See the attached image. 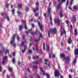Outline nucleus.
Instances as JSON below:
<instances>
[{
	"mask_svg": "<svg viewBox=\"0 0 78 78\" xmlns=\"http://www.w3.org/2000/svg\"><path fill=\"white\" fill-rule=\"evenodd\" d=\"M60 58L62 59V58H63L64 59H66V63L67 64H69V62L70 61V58H69V56H67L66 58V56H65V55L64 54H61L60 55Z\"/></svg>",
	"mask_w": 78,
	"mask_h": 78,
	"instance_id": "1",
	"label": "nucleus"
},
{
	"mask_svg": "<svg viewBox=\"0 0 78 78\" xmlns=\"http://www.w3.org/2000/svg\"><path fill=\"white\" fill-rule=\"evenodd\" d=\"M60 73H59V72L58 71V70H55V73H54V76L55 77H57L58 76V77H59V74Z\"/></svg>",
	"mask_w": 78,
	"mask_h": 78,
	"instance_id": "2",
	"label": "nucleus"
},
{
	"mask_svg": "<svg viewBox=\"0 0 78 78\" xmlns=\"http://www.w3.org/2000/svg\"><path fill=\"white\" fill-rule=\"evenodd\" d=\"M50 32L51 33H54V34H56L57 33V30L56 29V28H55L53 30L52 29H50Z\"/></svg>",
	"mask_w": 78,
	"mask_h": 78,
	"instance_id": "3",
	"label": "nucleus"
},
{
	"mask_svg": "<svg viewBox=\"0 0 78 78\" xmlns=\"http://www.w3.org/2000/svg\"><path fill=\"white\" fill-rule=\"evenodd\" d=\"M16 34L13 35V36L12 38V41H10V43L11 45H13V43H14V42L15 41V37L16 36Z\"/></svg>",
	"mask_w": 78,
	"mask_h": 78,
	"instance_id": "4",
	"label": "nucleus"
},
{
	"mask_svg": "<svg viewBox=\"0 0 78 78\" xmlns=\"http://www.w3.org/2000/svg\"><path fill=\"white\" fill-rule=\"evenodd\" d=\"M54 22L55 23H57V25L58 26L60 25V20L59 19H55L54 20Z\"/></svg>",
	"mask_w": 78,
	"mask_h": 78,
	"instance_id": "5",
	"label": "nucleus"
},
{
	"mask_svg": "<svg viewBox=\"0 0 78 78\" xmlns=\"http://www.w3.org/2000/svg\"><path fill=\"white\" fill-rule=\"evenodd\" d=\"M7 58V56H5L3 58V60L2 61V65H4L5 64V61H6V59Z\"/></svg>",
	"mask_w": 78,
	"mask_h": 78,
	"instance_id": "6",
	"label": "nucleus"
},
{
	"mask_svg": "<svg viewBox=\"0 0 78 78\" xmlns=\"http://www.w3.org/2000/svg\"><path fill=\"white\" fill-rule=\"evenodd\" d=\"M38 24L39 27H40V28L41 31H42V26L41 25V23L39 21H38Z\"/></svg>",
	"mask_w": 78,
	"mask_h": 78,
	"instance_id": "7",
	"label": "nucleus"
},
{
	"mask_svg": "<svg viewBox=\"0 0 78 78\" xmlns=\"http://www.w3.org/2000/svg\"><path fill=\"white\" fill-rule=\"evenodd\" d=\"M24 49L22 51V52L23 53H24L26 51V50H27V46H25L24 47Z\"/></svg>",
	"mask_w": 78,
	"mask_h": 78,
	"instance_id": "8",
	"label": "nucleus"
},
{
	"mask_svg": "<svg viewBox=\"0 0 78 78\" xmlns=\"http://www.w3.org/2000/svg\"><path fill=\"white\" fill-rule=\"evenodd\" d=\"M74 53L75 55H78V49L77 48H76L74 50Z\"/></svg>",
	"mask_w": 78,
	"mask_h": 78,
	"instance_id": "9",
	"label": "nucleus"
},
{
	"mask_svg": "<svg viewBox=\"0 0 78 78\" xmlns=\"http://www.w3.org/2000/svg\"><path fill=\"white\" fill-rule=\"evenodd\" d=\"M72 20H71V21L72 22H73V20L75 21V20H76V16L75 15H74L73 16V18H72Z\"/></svg>",
	"mask_w": 78,
	"mask_h": 78,
	"instance_id": "10",
	"label": "nucleus"
},
{
	"mask_svg": "<svg viewBox=\"0 0 78 78\" xmlns=\"http://www.w3.org/2000/svg\"><path fill=\"white\" fill-rule=\"evenodd\" d=\"M61 4L60 3V2H59V4H58L57 7V9L59 10L60 9H61Z\"/></svg>",
	"mask_w": 78,
	"mask_h": 78,
	"instance_id": "11",
	"label": "nucleus"
},
{
	"mask_svg": "<svg viewBox=\"0 0 78 78\" xmlns=\"http://www.w3.org/2000/svg\"><path fill=\"white\" fill-rule=\"evenodd\" d=\"M39 55H36V56H34L33 57V59H39Z\"/></svg>",
	"mask_w": 78,
	"mask_h": 78,
	"instance_id": "12",
	"label": "nucleus"
},
{
	"mask_svg": "<svg viewBox=\"0 0 78 78\" xmlns=\"http://www.w3.org/2000/svg\"><path fill=\"white\" fill-rule=\"evenodd\" d=\"M73 10H78V7L76 5H74L73 7Z\"/></svg>",
	"mask_w": 78,
	"mask_h": 78,
	"instance_id": "13",
	"label": "nucleus"
},
{
	"mask_svg": "<svg viewBox=\"0 0 78 78\" xmlns=\"http://www.w3.org/2000/svg\"><path fill=\"white\" fill-rule=\"evenodd\" d=\"M23 25H20L19 26V29L20 31H22V29L23 28Z\"/></svg>",
	"mask_w": 78,
	"mask_h": 78,
	"instance_id": "14",
	"label": "nucleus"
},
{
	"mask_svg": "<svg viewBox=\"0 0 78 78\" xmlns=\"http://www.w3.org/2000/svg\"><path fill=\"white\" fill-rule=\"evenodd\" d=\"M62 11L61 10L60 12H59V15L60 16L61 18H62V17H63V15H62Z\"/></svg>",
	"mask_w": 78,
	"mask_h": 78,
	"instance_id": "15",
	"label": "nucleus"
},
{
	"mask_svg": "<svg viewBox=\"0 0 78 78\" xmlns=\"http://www.w3.org/2000/svg\"><path fill=\"white\" fill-rule=\"evenodd\" d=\"M35 45H36V47L35 48V49L37 51V53H39V52H38V51H39V49H38V47H37V44H35Z\"/></svg>",
	"mask_w": 78,
	"mask_h": 78,
	"instance_id": "16",
	"label": "nucleus"
},
{
	"mask_svg": "<svg viewBox=\"0 0 78 78\" xmlns=\"http://www.w3.org/2000/svg\"><path fill=\"white\" fill-rule=\"evenodd\" d=\"M33 63L34 64H39V61H38V60L35 61L34 62H33Z\"/></svg>",
	"mask_w": 78,
	"mask_h": 78,
	"instance_id": "17",
	"label": "nucleus"
},
{
	"mask_svg": "<svg viewBox=\"0 0 78 78\" xmlns=\"http://www.w3.org/2000/svg\"><path fill=\"white\" fill-rule=\"evenodd\" d=\"M72 42V39L71 38H69L68 41V44H70Z\"/></svg>",
	"mask_w": 78,
	"mask_h": 78,
	"instance_id": "18",
	"label": "nucleus"
},
{
	"mask_svg": "<svg viewBox=\"0 0 78 78\" xmlns=\"http://www.w3.org/2000/svg\"><path fill=\"white\" fill-rule=\"evenodd\" d=\"M38 9H39L37 7H36V9H34V13H36V12L37 11H38Z\"/></svg>",
	"mask_w": 78,
	"mask_h": 78,
	"instance_id": "19",
	"label": "nucleus"
},
{
	"mask_svg": "<svg viewBox=\"0 0 78 78\" xmlns=\"http://www.w3.org/2000/svg\"><path fill=\"white\" fill-rule=\"evenodd\" d=\"M51 8H49L48 9V12L49 14H50V13H51V12H50V11H51Z\"/></svg>",
	"mask_w": 78,
	"mask_h": 78,
	"instance_id": "20",
	"label": "nucleus"
},
{
	"mask_svg": "<svg viewBox=\"0 0 78 78\" xmlns=\"http://www.w3.org/2000/svg\"><path fill=\"white\" fill-rule=\"evenodd\" d=\"M8 69L9 72H12V68L9 67Z\"/></svg>",
	"mask_w": 78,
	"mask_h": 78,
	"instance_id": "21",
	"label": "nucleus"
},
{
	"mask_svg": "<svg viewBox=\"0 0 78 78\" xmlns=\"http://www.w3.org/2000/svg\"><path fill=\"white\" fill-rule=\"evenodd\" d=\"M18 6L20 9L22 8V4L20 3L18 4Z\"/></svg>",
	"mask_w": 78,
	"mask_h": 78,
	"instance_id": "22",
	"label": "nucleus"
},
{
	"mask_svg": "<svg viewBox=\"0 0 78 78\" xmlns=\"http://www.w3.org/2000/svg\"><path fill=\"white\" fill-rule=\"evenodd\" d=\"M28 10H29V7L26 6L25 11H28Z\"/></svg>",
	"mask_w": 78,
	"mask_h": 78,
	"instance_id": "23",
	"label": "nucleus"
},
{
	"mask_svg": "<svg viewBox=\"0 0 78 78\" xmlns=\"http://www.w3.org/2000/svg\"><path fill=\"white\" fill-rule=\"evenodd\" d=\"M43 48L44 50H45V42H44L43 43Z\"/></svg>",
	"mask_w": 78,
	"mask_h": 78,
	"instance_id": "24",
	"label": "nucleus"
},
{
	"mask_svg": "<svg viewBox=\"0 0 78 78\" xmlns=\"http://www.w3.org/2000/svg\"><path fill=\"white\" fill-rule=\"evenodd\" d=\"M47 51L48 52L50 50V46L49 45H48L47 47Z\"/></svg>",
	"mask_w": 78,
	"mask_h": 78,
	"instance_id": "25",
	"label": "nucleus"
},
{
	"mask_svg": "<svg viewBox=\"0 0 78 78\" xmlns=\"http://www.w3.org/2000/svg\"><path fill=\"white\" fill-rule=\"evenodd\" d=\"M5 19L7 18V20L8 21H10V20H9V17L7 15H6V17H5Z\"/></svg>",
	"mask_w": 78,
	"mask_h": 78,
	"instance_id": "26",
	"label": "nucleus"
},
{
	"mask_svg": "<svg viewBox=\"0 0 78 78\" xmlns=\"http://www.w3.org/2000/svg\"><path fill=\"white\" fill-rule=\"evenodd\" d=\"M12 61L13 64H14L15 62L16 61V58H13L12 59Z\"/></svg>",
	"mask_w": 78,
	"mask_h": 78,
	"instance_id": "27",
	"label": "nucleus"
},
{
	"mask_svg": "<svg viewBox=\"0 0 78 78\" xmlns=\"http://www.w3.org/2000/svg\"><path fill=\"white\" fill-rule=\"evenodd\" d=\"M76 59H74L73 61V63L74 65H75V64H76Z\"/></svg>",
	"mask_w": 78,
	"mask_h": 78,
	"instance_id": "28",
	"label": "nucleus"
},
{
	"mask_svg": "<svg viewBox=\"0 0 78 78\" xmlns=\"http://www.w3.org/2000/svg\"><path fill=\"white\" fill-rule=\"evenodd\" d=\"M33 67L34 69H37V66H33Z\"/></svg>",
	"mask_w": 78,
	"mask_h": 78,
	"instance_id": "29",
	"label": "nucleus"
},
{
	"mask_svg": "<svg viewBox=\"0 0 78 78\" xmlns=\"http://www.w3.org/2000/svg\"><path fill=\"white\" fill-rule=\"evenodd\" d=\"M9 50L8 49H6V51L5 52V55H6V53H9Z\"/></svg>",
	"mask_w": 78,
	"mask_h": 78,
	"instance_id": "30",
	"label": "nucleus"
},
{
	"mask_svg": "<svg viewBox=\"0 0 78 78\" xmlns=\"http://www.w3.org/2000/svg\"><path fill=\"white\" fill-rule=\"evenodd\" d=\"M74 31L75 33V35L76 36H77V30L76 29H75Z\"/></svg>",
	"mask_w": 78,
	"mask_h": 78,
	"instance_id": "31",
	"label": "nucleus"
},
{
	"mask_svg": "<svg viewBox=\"0 0 78 78\" xmlns=\"http://www.w3.org/2000/svg\"><path fill=\"white\" fill-rule=\"evenodd\" d=\"M25 35L23 34V35H22V39H25Z\"/></svg>",
	"mask_w": 78,
	"mask_h": 78,
	"instance_id": "32",
	"label": "nucleus"
},
{
	"mask_svg": "<svg viewBox=\"0 0 78 78\" xmlns=\"http://www.w3.org/2000/svg\"><path fill=\"white\" fill-rule=\"evenodd\" d=\"M40 70L41 72H44V70L43 69V68L42 67H40Z\"/></svg>",
	"mask_w": 78,
	"mask_h": 78,
	"instance_id": "33",
	"label": "nucleus"
},
{
	"mask_svg": "<svg viewBox=\"0 0 78 78\" xmlns=\"http://www.w3.org/2000/svg\"><path fill=\"white\" fill-rule=\"evenodd\" d=\"M17 39L18 41H20V37H19V36L17 35Z\"/></svg>",
	"mask_w": 78,
	"mask_h": 78,
	"instance_id": "34",
	"label": "nucleus"
},
{
	"mask_svg": "<svg viewBox=\"0 0 78 78\" xmlns=\"http://www.w3.org/2000/svg\"><path fill=\"white\" fill-rule=\"evenodd\" d=\"M24 27L25 30H27V24H24Z\"/></svg>",
	"mask_w": 78,
	"mask_h": 78,
	"instance_id": "35",
	"label": "nucleus"
},
{
	"mask_svg": "<svg viewBox=\"0 0 78 78\" xmlns=\"http://www.w3.org/2000/svg\"><path fill=\"white\" fill-rule=\"evenodd\" d=\"M12 14H13V15H14V14L15 13V9H13L12 11Z\"/></svg>",
	"mask_w": 78,
	"mask_h": 78,
	"instance_id": "36",
	"label": "nucleus"
},
{
	"mask_svg": "<svg viewBox=\"0 0 78 78\" xmlns=\"http://www.w3.org/2000/svg\"><path fill=\"white\" fill-rule=\"evenodd\" d=\"M66 5L67 6H69V0H67L66 3Z\"/></svg>",
	"mask_w": 78,
	"mask_h": 78,
	"instance_id": "37",
	"label": "nucleus"
},
{
	"mask_svg": "<svg viewBox=\"0 0 78 78\" xmlns=\"http://www.w3.org/2000/svg\"><path fill=\"white\" fill-rule=\"evenodd\" d=\"M66 0H61V4H62V2H63V3H65L66 2Z\"/></svg>",
	"mask_w": 78,
	"mask_h": 78,
	"instance_id": "38",
	"label": "nucleus"
},
{
	"mask_svg": "<svg viewBox=\"0 0 78 78\" xmlns=\"http://www.w3.org/2000/svg\"><path fill=\"white\" fill-rule=\"evenodd\" d=\"M46 77L47 78H50V76H49V75H48V73H46Z\"/></svg>",
	"mask_w": 78,
	"mask_h": 78,
	"instance_id": "39",
	"label": "nucleus"
},
{
	"mask_svg": "<svg viewBox=\"0 0 78 78\" xmlns=\"http://www.w3.org/2000/svg\"><path fill=\"white\" fill-rule=\"evenodd\" d=\"M40 53V54H42L43 53V51H42V50H40L39 51V52H38Z\"/></svg>",
	"mask_w": 78,
	"mask_h": 78,
	"instance_id": "40",
	"label": "nucleus"
},
{
	"mask_svg": "<svg viewBox=\"0 0 78 78\" xmlns=\"http://www.w3.org/2000/svg\"><path fill=\"white\" fill-rule=\"evenodd\" d=\"M28 52L29 53H30V54L32 53V50H31V49H30L29 50Z\"/></svg>",
	"mask_w": 78,
	"mask_h": 78,
	"instance_id": "41",
	"label": "nucleus"
},
{
	"mask_svg": "<svg viewBox=\"0 0 78 78\" xmlns=\"http://www.w3.org/2000/svg\"><path fill=\"white\" fill-rule=\"evenodd\" d=\"M53 4H54V5H56V0H53Z\"/></svg>",
	"mask_w": 78,
	"mask_h": 78,
	"instance_id": "42",
	"label": "nucleus"
},
{
	"mask_svg": "<svg viewBox=\"0 0 78 78\" xmlns=\"http://www.w3.org/2000/svg\"><path fill=\"white\" fill-rule=\"evenodd\" d=\"M12 54L13 56L14 57H15L16 55V52H12Z\"/></svg>",
	"mask_w": 78,
	"mask_h": 78,
	"instance_id": "43",
	"label": "nucleus"
},
{
	"mask_svg": "<svg viewBox=\"0 0 78 78\" xmlns=\"http://www.w3.org/2000/svg\"><path fill=\"white\" fill-rule=\"evenodd\" d=\"M24 44H25V42H23L21 43V46H23Z\"/></svg>",
	"mask_w": 78,
	"mask_h": 78,
	"instance_id": "44",
	"label": "nucleus"
},
{
	"mask_svg": "<svg viewBox=\"0 0 78 78\" xmlns=\"http://www.w3.org/2000/svg\"><path fill=\"white\" fill-rule=\"evenodd\" d=\"M51 20H52V16H51V15H50V20L51 21Z\"/></svg>",
	"mask_w": 78,
	"mask_h": 78,
	"instance_id": "45",
	"label": "nucleus"
},
{
	"mask_svg": "<svg viewBox=\"0 0 78 78\" xmlns=\"http://www.w3.org/2000/svg\"><path fill=\"white\" fill-rule=\"evenodd\" d=\"M22 22H23L24 25H25V24H26V23H25V22H26L25 20H23V19H22Z\"/></svg>",
	"mask_w": 78,
	"mask_h": 78,
	"instance_id": "46",
	"label": "nucleus"
},
{
	"mask_svg": "<svg viewBox=\"0 0 78 78\" xmlns=\"http://www.w3.org/2000/svg\"><path fill=\"white\" fill-rule=\"evenodd\" d=\"M27 70L29 73H30V72H31L30 71V69L29 68H27Z\"/></svg>",
	"mask_w": 78,
	"mask_h": 78,
	"instance_id": "47",
	"label": "nucleus"
},
{
	"mask_svg": "<svg viewBox=\"0 0 78 78\" xmlns=\"http://www.w3.org/2000/svg\"><path fill=\"white\" fill-rule=\"evenodd\" d=\"M48 36L49 37H50V32L49 31H48Z\"/></svg>",
	"mask_w": 78,
	"mask_h": 78,
	"instance_id": "48",
	"label": "nucleus"
},
{
	"mask_svg": "<svg viewBox=\"0 0 78 78\" xmlns=\"http://www.w3.org/2000/svg\"><path fill=\"white\" fill-rule=\"evenodd\" d=\"M40 36L41 37V38H42V37H43V35H42V34L40 33Z\"/></svg>",
	"mask_w": 78,
	"mask_h": 78,
	"instance_id": "49",
	"label": "nucleus"
},
{
	"mask_svg": "<svg viewBox=\"0 0 78 78\" xmlns=\"http://www.w3.org/2000/svg\"><path fill=\"white\" fill-rule=\"evenodd\" d=\"M17 13H18V14L21 15V14H22V12H19V11H17Z\"/></svg>",
	"mask_w": 78,
	"mask_h": 78,
	"instance_id": "50",
	"label": "nucleus"
},
{
	"mask_svg": "<svg viewBox=\"0 0 78 78\" xmlns=\"http://www.w3.org/2000/svg\"><path fill=\"white\" fill-rule=\"evenodd\" d=\"M13 46V47H15V48H16V44L14 43Z\"/></svg>",
	"mask_w": 78,
	"mask_h": 78,
	"instance_id": "51",
	"label": "nucleus"
},
{
	"mask_svg": "<svg viewBox=\"0 0 78 78\" xmlns=\"http://www.w3.org/2000/svg\"><path fill=\"white\" fill-rule=\"evenodd\" d=\"M38 13H36L35 14V16L36 17H38Z\"/></svg>",
	"mask_w": 78,
	"mask_h": 78,
	"instance_id": "52",
	"label": "nucleus"
},
{
	"mask_svg": "<svg viewBox=\"0 0 78 78\" xmlns=\"http://www.w3.org/2000/svg\"><path fill=\"white\" fill-rule=\"evenodd\" d=\"M0 70L1 72H2V67H1V64L0 63Z\"/></svg>",
	"mask_w": 78,
	"mask_h": 78,
	"instance_id": "53",
	"label": "nucleus"
},
{
	"mask_svg": "<svg viewBox=\"0 0 78 78\" xmlns=\"http://www.w3.org/2000/svg\"><path fill=\"white\" fill-rule=\"evenodd\" d=\"M39 5V3L38 2H37V3H36V6H38Z\"/></svg>",
	"mask_w": 78,
	"mask_h": 78,
	"instance_id": "54",
	"label": "nucleus"
},
{
	"mask_svg": "<svg viewBox=\"0 0 78 78\" xmlns=\"http://www.w3.org/2000/svg\"><path fill=\"white\" fill-rule=\"evenodd\" d=\"M31 25L32 28H34V24H31Z\"/></svg>",
	"mask_w": 78,
	"mask_h": 78,
	"instance_id": "55",
	"label": "nucleus"
},
{
	"mask_svg": "<svg viewBox=\"0 0 78 78\" xmlns=\"http://www.w3.org/2000/svg\"><path fill=\"white\" fill-rule=\"evenodd\" d=\"M63 33L64 34H66V31L65 30H64V32H63Z\"/></svg>",
	"mask_w": 78,
	"mask_h": 78,
	"instance_id": "56",
	"label": "nucleus"
},
{
	"mask_svg": "<svg viewBox=\"0 0 78 78\" xmlns=\"http://www.w3.org/2000/svg\"><path fill=\"white\" fill-rule=\"evenodd\" d=\"M35 33L36 35H37V30H36L35 32Z\"/></svg>",
	"mask_w": 78,
	"mask_h": 78,
	"instance_id": "57",
	"label": "nucleus"
},
{
	"mask_svg": "<svg viewBox=\"0 0 78 78\" xmlns=\"http://www.w3.org/2000/svg\"><path fill=\"white\" fill-rule=\"evenodd\" d=\"M60 78H64V76L62 74H60Z\"/></svg>",
	"mask_w": 78,
	"mask_h": 78,
	"instance_id": "58",
	"label": "nucleus"
},
{
	"mask_svg": "<svg viewBox=\"0 0 78 78\" xmlns=\"http://www.w3.org/2000/svg\"><path fill=\"white\" fill-rule=\"evenodd\" d=\"M69 78H72V75H71V74L69 75Z\"/></svg>",
	"mask_w": 78,
	"mask_h": 78,
	"instance_id": "59",
	"label": "nucleus"
},
{
	"mask_svg": "<svg viewBox=\"0 0 78 78\" xmlns=\"http://www.w3.org/2000/svg\"><path fill=\"white\" fill-rule=\"evenodd\" d=\"M60 34H61V36H62L63 34H62V31H60Z\"/></svg>",
	"mask_w": 78,
	"mask_h": 78,
	"instance_id": "60",
	"label": "nucleus"
},
{
	"mask_svg": "<svg viewBox=\"0 0 78 78\" xmlns=\"http://www.w3.org/2000/svg\"><path fill=\"white\" fill-rule=\"evenodd\" d=\"M55 54H53L52 55V57L53 58H55Z\"/></svg>",
	"mask_w": 78,
	"mask_h": 78,
	"instance_id": "61",
	"label": "nucleus"
},
{
	"mask_svg": "<svg viewBox=\"0 0 78 78\" xmlns=\"http://www.w3.org/2000/svg\"><path fill=\"white\" fill-rule=\"evenodd\" d=\"M43 15H44V17H47V15H46V14L44 13Z\"/></svg>",
	"mask_w": 78,
	"mask_h": 78,
	"instance_id": "62",
	"label": "nucleus"
},
{
	"mask_svg": "<svg viewBox=\"0 0 78 78\" xmlns=\"http://www.w3.org/2000/svg\"><path fill=\"white\" fill-rule=\"evenodd\" d=\"M44 61H45V62H48V60L47 59H44Z\"/></svg>",
	"mask_w": 78,
	"mask_h": 78,
	"instance_id": "63",
	"label": "nucleus"
},
{
	"mask_svg": "<svg viewBox=\"0 0 78 78\" xmlns=\"http://www.w3.org/2000/svg\"><path fill=\"white\" fill-rule=\"evenodd\" d=\"M49 58H51V53H50L49 54Z\"/></svg>",
	"mask_w": 78,
	"mask_h": 78,
	"instance_id": "64",
	"label": "nucleus"
}]
</instances>
